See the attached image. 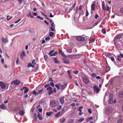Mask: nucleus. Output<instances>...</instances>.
<instances>
[{
  "label": "nucleus",
  "mask_w": 123,
  "mask_h": 123,
  "mask_svg": "<svg viewBox=\"0 0 123 123\" xmlns=\"http://www.w3.org/2000/svg\"><path fill=\"white\" fill-rule=\"evenodd\" d=\"M54 60L55 63H57L59 62L58 61L56 58H55Z\"/></svg>",
  "instance_id": "nucleus-38"
},
{
  "label": "nucleus",
  "mask_w": 123,
  "mask_h": 123,
  "mask_svg": "<svg viewBox=\"0 0 123 123\" xmlns=\"http://www.w3.org/2000/svg\"><path fill=\"white\" fill-rule=\"evenodd\" d=\"M83 108L82 107H79L78 110L80 112L81 111V109Z\"/></svg>",
  "instance_id": "nucleus-49"
},
{
  "label": "nucleus",
  "mask_w": 123,
  "mask_h": 123,
  "mask_svg": "<svg viewBox=\"0 0 123 123\" xmlns=\"http://www.w3.org/2000/svg\"><path fill=\"white\" fill-rule=\"evenodd\" d=\"M62 107V106L60 105L57 107V109L58 110H60L61 109Z\"/></svg>",
  "instance_id": "nucleus-47"
},
{
  "label": "nucleus",
  "mask_w": 123,
  "mask_h": 123,
  "mask_svg": "<svg viewBox=\"0 0 123 123\" xmlns=\"http://www.w3.org/2000/svg\"><path fill=\"white\" fill-rule=\"evenodd\" d=\"M48 92H49L48 94L49 95H51L53 93V91L52 90L50 91H49Z\"/></svg>",
  "instance_id": "nucleus-41"
},
{
  "label": "nucleus",
  "mask_w": 123,
  "mask_h": 123,
  "mask_svg": "<svg viewBox=\"0 0 123 123\" xmlns=\"http://www.w3.org/2000/svg\"><path fill=\"white\" fill-rule=\"evenodd\" d=\"M76 39L79 41H83L85 40V38L81 37H76Z\"/></svg>",
  "instance_id": "nucleus-6"
},
{
  "label": "nucleus",
  "mask_w": 123,
  "mask_h": 123,
  "mask_svg": "<svg viewBox=\"0 0 123 123\" xmlns=\"http://www.w3.org/2000/svg\"><path fill=\"white\" fill-rule=\"evenodd\" d=\"M63 61L64 63L66 64H68L69 63V61L68 59H64L63 60Z\"/></svg>",
  "instance_id": "nucleus-17"
},
{
  "label": "nucleus",
  "mask_w": 123,
  "mask_h": 123,
  "mask_svg": "<svg viewBox=\"0 0 123 123\" xmlns=\"http://www.w3.org/2000/svg\"><path fill=\"white\" fill-rule=\"evenodd\" d=\"M117 56V59L118 60L119 62H120L121 61V58H123V54H120L118 55Z\"/></svg>",
  "instance_id": "nucleus-7"
},
{
  "label": "nucleus",
  "mask_w": 123,
  "mask_h": 123,
  "mask_svg": "<svg viewBox=\"0 0 123 123\" xmlns=\"http://www.w3.org/2000/svg\"><path fill=\"white\" fill-rule=\"evenodd\" d=\"M64 99V97L63 96H62L59 99L60 102V103L62 105L65 102V100Z\"/></svg>",
  "instance_id": "nucleus-10"
},
{
  "label": "nucleus",
  "mask_w": 123,
  "mask_h": 123,
  "mask_svg": "<svg viewBox=\"0 0 123 123\" xmlns=\"http://www.w3.org/2000/svg\"><path fill=\"white\" fill-rule=\"evenodd\" d=\"M7 20L8 21L9 20L12 18V16H10L7 15Z\"/></svg>",
  "instance_id": "nucleus-31"
},
{
  "label": "nucleus",
  "mask_w": 123,
  "mask_h": 123,
  "mask_svg": "<svg viewBox=\"0 0 123 123\" xmlns=\"http://www.w3.org/2000/svg\"><path fill=\"white\" fill-rule=\"evenodd\" d=\"M102 7L103 9L104 10L106 11H108L109 9V8L108 6H106L105 7V4L102 3Z\"/></svg>",
  "instance_id": "nucleus-5"
},
{
  "label": "nucleus",
  "mask_w": 123,
  "mask_h": 123,
  "mask_svg": "<svg viewBox=\"0 0 123 123\" xmlns=\"http://www.w3.org/2000/svg\"><path fill=\"white\" fill-rule=\"evenodd\" d=\"M55 27H50V31H53L55 30Z\"/></svg>",
  "instance_id": "nucleus-33"
},
{
  "label": "nucleus",
  "mask_w": 123,
  "mask_h": 123,
  "mask_svg": "<svg viewBox=\"0 0 123 123\" xmlns=\"http://www.w3.org/2000/svg\"><path fill=\"white\" fill-rule=\"evenodd\" d=\"M60 112H59L58 113H57L55 115V117H58L60 115Z\"/></svg>",
  "instance_id": "nucleus-56"
},
{
  "label": "nucleus",
  "mask_w": 123,
  "mask_h": 123,
  "mask_svg": "<svg viewBox=\"0 0 123 123\" xmlns=\"http://www.w3.org/2000/svg\"><path fill=\"white\" fill-rule=\"evenodd\" d=\"M72 72L74 74H77L79 72L78 70H76L75 71H73Z\"/></svg>",
  "instance_id": "nucleus-50"
},
{
  "label": "nucleus",
  "mask_w": 123,
  "mask_h": 123,
  "mask_svg": "<svg viewBox=\"0 0 123 123\" xmlns=\"http://www.w3.org/2000/svg\"><path fill=\"white\" fill-rule=\"evenodd\" d=\"M21 20V18L19 19L18 20L16 21L15 22V23H17L19 22Z\"/></svg>",
  "instance_id": "nucleus-59"
},
{
  "label": "nucleus",
  "mask_w": 123,
  "mask_h": 123,
  "mask_svg": "<svg viewBox=\"0 0 123 123\" xmlns=\"http://www.w3.org/2000/svg\"><path fill=\"white\" fill-rule=\"evenodd\" d=\"M33 117V118L34 119V120L35 121H36L37 120V115L36 114H34V116Z\"/></svg>",
  "instance_id": "nucleus-28"
},
{
  "label": "nucleus",
  "mask_w": 123,
  "mask_h": 123,
  "mask_svg": "<svg viewBox=\"0 0 123 123\" xmlns=\"http://www.w3.org/2000/svg\"><path fill=\"white\" fill-rule=\"evenodd\" d=\"M88 111L89 112V113H92V111L90 109H88Z\"/></svg>",
  "instance_id": "nucleus-63"
},
{
  "label": "nucleus",
  "mask_w": 123,
  "mask_h": 123,
  "mask_svg": "<svg viewBox=\"0 0 123 123\" xmlns=\"http://www.w3.org/2000/svg\"><path fill=\"white\" fill-rule=\"evenodd\" d=\"M35 60H33L32 61V64H33V65H34L35 64Z\"/></svg>",
  "instance_id": "nucleus-53"
},
{
  "label": "nucleus",
  "mask_w": 123,
  "mask_h": 123,
  "mask_svg": "<svg viewBox=\"0 0 123 123\" xmlns=\"http://www.w3.org/2000/svg\"><path fill=\"white\" fill-rule=\"evenodd\" d=\"M51 27H55V25L54 24V23L53 22H52V23H51Z\"/></svg>",
  "instance_id": "nucleus-44"
},
{
  "label": "nucleus",
  "mask_w": 123,
  "mask_h": 123,
  "mask_svg": "<svg viewBox=\"0 0 123 123\" xmlns=\"http://www.w3.org/2000/svg\"><path fill=\"white\" fill-rule=\"evenodd\" d=\"M37 18L41 19L42 20H43V19L40 16H37Z\"/></svg>",
  "instance_id": "nucleus-54"
},
{
  "label": "nucleus",
  "mask_w": 123,
  "mask_h": 123,
  "mask_svg": "<svg viewBox=\"0 0 123 123\" xmlns=\"http://www.w3.org/2000/svg\"><path fill=\"white\" fill-rule=\"evenodd\" d=\"M121 38V36L120 35H117L115 37L114 39V44L115 46L117 49H120L122 48V44L121 42H120L121 44H119V43H117V42L120 41V39Z\"/></svg>",
  "instance_id": "nucleus-1"
},
{
  "label": "nucleus",
  "mask_w": 123,
  "mask_h": 123,
  "mask_svg": "<svg viewBox=\"0 0 123 123\" xmlns=\"http://www.w3.org/2000/svg\"><path fill=\"white\" fill-rule=\"evenodd\" d=\"M25 55V52L24 51H23L21 55V59H23L24 58Z\"/></svg>",
  "instance_id": "nucleus-15"
},
{
  "label": "nucleus",
  "mask_w": 123,
  "mask_h": 123,
  "mask_svg": "<svg viewBox=\"0 0 123 123\" xmlns=\"http://www.w3.org/2000/svg\"><path fill=\"white\" fill-rule=\"evenodd\" d=\"M93 88L94 90L97 93H98L100 90V89L96 86H93Z\"/></svg>",
  "instance_id": "nucleus-11"
},
{
  "label": "nucleus",
  "mask_w": 123,
  "mask_h": 123,
  "mask_svg": "<svg viewBox=\"0 0 123 123\" xmlns=\"http://www.w3.org/2000/svg\"><path fill=\"white\" fill-rule=\"evenodd\" d=\"M45 39L46 41H48L50 40V38L49 37H47L45 38Z\"/></svg>",
  "instance_id": "nucleus-46"
},
{
  "label": "nucleus",
  "mask_w": 123,
  "mask_h": 123,
  "mask_svg": "<svg viewBox=\"0 0 123 123\" xmlns=\"http://www.w3.org/2000/svg\"><path fill=\"white\" fill-rule=\"evenodd\" d=\"M54 35V33L53 32H51L49 33V35L51 37H53Z\"/></svg>",
  "instance_id": "nucleus-37"
},
{
  "label": "nucleus",
  "mask_w": 123,
  "mask_h": 123,
  "mask_svg": "<svg viewBox=\"0 0 123 123\" xmlns=\"http://www.w3.org/2000/svg\"><path fill=\"white\" fill-rule=\"evenodd\" d=\"M82 80L83 82L85 84H87L89 82V80L88 77L85 75L82 77Z\"/></svg>",
  "instance_id": "nucleus-2"
},
{
  "label": "nucleus",
  "mask_w": 123,
  "mask_h": 123,
  "mask_svg": "<svg viewBox=\"0 0 123 123\" xmlns=\"http://www.w3.org/2000/svg\"><path fill=\"white\" fill-rule=\"evenodd\" d=\"M66 50L69 53H71L72 52V50L70 49H66Z\"/></svg>",
  "instance_id": "nucleus-45"
},
{
  "label": "nucleus",
  "mask_w": 123,
  "mask_h": 123,
  "mask_svg": "<svg viewBox=\"0 0 123 123\" xmlns=\"http://www.w3.org/2000/svg\"><path fill=\"white\" fill-rule=\"evenodd\" d=\"M84 119V118H81L80 119L78 120V122H79L81 123L83 120Z\"/></svg>",
  "instance_id": "nucleus-30"
},
{
  "label": "nucleus",
  "mask_w": 123,
  "mask_h": 123,
  "mask_svg": "<svg viewBox=\"0 0 123 123\" xmlns=\"http://www.w3.org/2000/svg\"><path fill=\"white\" fill-rule=\"evenodd\" d=\"M120 12H121L122 13H123V7L122 8H121L120 9Z\"/></svg>",
  "instance_id": "nucleus-60"
},
{
  "label": "nucleus",
  "mask_w": 123,
  "mask_h": 123,
  "mask_svg": "<svg viewBox=\"0 0 123 123\" xmlns=\"http://www.w3.org/2000/svg\"><path fill=\"white\" fill-rule=\"evenodd\" d=\"M23 89H24L25 90L24 91V93L25 94L27 92L29 91L28 88L24 86L23 87Z\"/></svg>",
  "instance_id": "nucleus-18"
},
{
  "label": "nucleus",
  "mask_w": 123,
  "mask_h": 123,
  "mask_svg": "<svg viewBox=\"0 0 123 123\" xmlns=\"http://www.w3.org/2000/svg\"><path fill=\"white\" fill-rule=\"evenodd\" d=\"M123 120L121 119H120L118 120L117 123H122Z\"/></svg>",
  "instance_id": "nucleus-34"
},
{
  "label": "nucleus",
  "mask_w": 123,
  "mask_h": 123,
  "mask_svg": "<svg viewBox=\"0 0 123 123\" xmlns=\"http://www.w3.org/2000/svg\"><path fill=\"white\" fill-rule=\"evenodd\" d=\"M54 51V50H52L50 51V52L49 53V55H51V54H52V53Z\"/></svg>",
  "instance_id": "nucleus-62"
},
{
  "label": "nucleus",
  "mask_w": 123,
  "mask_h": 123,
  "mask_svg": "<svg viewBox=\"0 0 123 123\" xmlns=\"http://www.w3.org/2000/svg\"><path fill=\"white\" fill-rule=\"evenodd\" d=\"M65 119L64 118H62L60 120V121L61 123H63L65 121Z\"/></svg>",
  "instance_id": "nucleus-29"
},
{
  "label": "nucleus",
  "mask_w": 123,
  "mask_h": 123,
  "mask_svg": "<svg viewBox=\"0 0 123 123\" xmlns=\"http://www.w3.org/2000/svg\"><path fill=\"white\" fill-rule=\"evenodd\" d=\"M92 119V117H90L88 119H87L86 120V121L87 122L89 121V120H91Z\"/></svg>",
  "instance_id": "nucleus-42"
},
{
  "label": "nucleus",
  "mask_w": 123,
  "mask_h": 123,
  "mask_svg": "<svg viewBox=\"0 0 123 123\" xmlns=\"http://www.w3.org/2000/svg\"><path fill=\"white\" fill-rule=\"evenodd\" d=\"M0 108L2 109H4L5 108V107L4 105H0Z\"/></svg>",
  "instance_id": "nucleus-32"
},
{
  "label": "nucleus",
  "mask_w": 123,
  "mask_h": 123,
  "mask_svg": "<svg viewBox=\"0 0 123 123\" xmlns=\"http://www.w3.org/2000/svg\"><path fill=\"white\" fill-rule=\"evenodd\" d=\"M0 86L2 89H5L6 87L5 84L2 81L0 82Z\"/></svg>",
  "instance_id": "nucleus-9"
},
{
  "label": "nucleus",
  "mask_w": 123,
  "mask_h": 123,
  "mask_svg": "<svg viewBox=\"0 0 123 123\" xmlns=\"http://www.w3.org/2000/svg\"><path fill=\"white\" fill-rule=\"evenodd\" d=\"M73 9L71 7V8H70L69 9V10L68 11V12H67V13H69Z\"/></svg>",
  "instance_id": "nucleus-52"
},
{
  "label": "nucleus",
  "mask_w": 123,
  "mask_h": 123,
  "mask_svg": "<svg viewBox=\"0 0 123 123\" xmlns=\"http://www.w3.org/2000/svg\"><path fill=\"white\" fill-rule=\"evenodd\" d=\"M91 75L93 77H94L96 76V75L95 73H92L91 74Z\"/></svg>",
  "instance_id": "nucleus-51"
},
{
  "label": "nucleus",
  "mask_w": 123,
  "mask_h": 123,
  "mask_svg": "<svg viewBox=\"0 0 123 123\" xmlns=\"http://www.w3.org/2000/svg\"><path fill=\"white\" fill-rule=\"evenodd\" d=\"M43 89H42L41 90H39L38 92V94H41L43 92Z\"/></svg>",
  "instance_id": "nucleus-36"
},
{
  "label": "nucleus",
  "mask_w": 123,
  "mask_h": 123,
  "mask_svg": "<svg viewBox=\"0 0 123 123\" xmlns=\"http://www.w3.org/2000/svg\"><path fill=\"white\" fill-rule=\"evenodd\" d=\"M53 113V112L52 111L47 112L46 113V115L47 116H49Z\"/></svg>",
  "instance_id": "nucleus-23"
},
{
  "label": "nucleus",
  "mask_w": 123,
  "mask_h": 123,
  "mask_svg": "<svg viewBox=\"0 0 123 123\" xmlns=\"http://www.w3.org/2000/svg\"><path fill=\"white\" fill-rule=\"evenodd\" d=\"M47 90L49 91H50L52 90V88L51 87L49 86V87L47 88L46 89Z\"/></svg>",
  "instance_id": "nucleus-40"
},
{
  "label": "nucleus",
  "mask_w": 123,
  "mask_h": 123,
  "mask_svg": "<svg viewBox=\"0 0 123 123\" xmlns=\"http://www.w3.org/2000/svg\"><path fill=\"white\" fill-rule=\"evenodd\" d=\"M95 5L94 4L92 3L91 5V11H94L95 8Z\"/></svg>",
  "instance_id": "nucleus-16"
},
{
  "label": "nucleus",
  "mask_w": 123,
  "mask_h": 123,
  "mask_svg": "<svg viewBox=\"0 0 123 123\" xmlns=\"http://www.w3.org/2000/svg\"><path fill=\"white\" fill-rule=\"evenodd\" d=\"M58 105V102L56 100H53L50 102V105L52 107H55Z\"/></svg>",
  "instance_id": "nucleus-3"
},
{
  "label": "nucleus",
  "mask_w": 123,
  "mask_h": 123,
  "mask_svg": "<svg viewBox=\"0 0 123 123\" xmlns=\"http://www.w3.org/2000/svg\"><path fill=\"white\" fill-rule=\"evenodd\" d=\"M106 69L107 72H108L110 70V68L108 65H106Z\"/></svg>",
  "instance_id": "nucleus-25"
},
{
  "label": "nucleus",
  "mask_w": 123,
  "mask_h": 123,
  "mask_svg": "<svg viewBox=\"0 0 123 123\" xmlns=\"http://www.w3.org/2000/svg\"><path fill=\"white\" fill-rule=\"evenodd\" d=\"M30 67L34 68V65L32 64L31 63H30L28 65L27 67L28 68H29Z\"/></svg>",
  "instance_id": "nucleus-22"
},
{
  "label": "nucleus",
  "mask_w": 123,
  "mask_h": 123,
  "mask_svg": "<svg viewBox=\"0 0 123 123\" xmlns=\"http://www.w3.org/2000/svg\"><path fill=\"white\" fill-rule=\"evenodd\" d=\"M55 86L57 88L58 90H59L60 89L59 86L57 84L55 85Z\"/></svg>",
  "instance_id": "nucleus-48"
},
{
  "label": "nucleus",
  "mask_w": 123,
  "mask_h": 123,
  "mask_svg": "<svg viewBox=\"0 0 123 123\" xmlns=\"http://www.w3.org/2000/svg\"><path fill=\"white\" fill-rule=\"evenodd\" d=\"M27 16L31 18H33V17L31 15V12H28L27 14Z\"/></svg>",
  "instance_id": "nucleus-20"
},
{
  "label": "nucleus",
  "mask_w": 123,
  "mask_h": 123,
  "mask_svg": "<svg viewBox=\"0 0 123 123\" xmlns=\"http://www.w3.org/2000/svg\"><path fill=\"white\" fill-rule=\"evenodd\" d=\"M12 83H13L15 85H18L20 83V81L18 80H16L13 81Z\"/></svg>",
  "instance_id": "nucleus-8"
},
{
  "label": "nucleus",
  "mask_w": 123,
  "mask_h": 123,
  "mask_svg": "<svg viewBox=\"0 0 123 123\" xmlns=\"http://www.w3.org/2000/svg\"><path fill=\"white\" fill-rule=\"evenodd\" d=\"M118 97L119 98L123 97V92L120 93L118 95Z\"/></svg>",
  "instance_id": "nucleus-21"
},
{
  "label": "nucleus",
  "mask_w": 123,
  "mask_h": 123,
  "mask_svg": "<svg viewBox=\"0 0 123 123\" xmlns=\"http://www.w3.org/2000/svg\"><path fill=\"white\" fill-rule=\"evenodd\" d=\"M19 115H23L25 113L24 111L23 110H20L19 111Z\"/></svg>",
  "instance_id": "nucleus-24"
},
{
  "label": "nucleus",
  "mask_w": 123,
  "mask_h": 123,
  "mask_svg": "<svg viewBox=\"0 0 123 123\" xmlns=\"http://www.w3.org/2000/svg\"><path fill=\"white\" fill-rule=\"evenodd\" d=\"M99 22L98 21H97L94 24V26H95L96 25H97L98 24V23H99Z\"/></svg>",
  "instance_id": "nucleus-61"
},
{
  "label": "nucleus",
  "mask_w": 123,
  "mask_h": 123,
  "mask_svg": "<svg viewBox=\"0 0 123 123\" xmlns=\"http://www.w3.org/2000/svg\"><path fill=\"white\" fill-rule=\"evenodd\" d=\"M2 43L5 44L8 42V40L7 39L4 38H2Z\"/></svg>",
  "instance_id": "nucleus-14"
},
{
  "label": "nucleus",
  "mask_w": 123,
  "mask_h": 123,
  "mask_svg": "<svg viewBox=\"0 0 123 123\" xmlns=\"http://www.w3.org/2000/svg\"><path fill=\"white\" fill-rule=\"evenodd\" d=\"M50 84V86L52 87H54V84L53 82H51Z\"/></svg>",
  "instance_id": "nucleus-55"
},
{
  "label": "nucleus",
  "mask_w": 123,
  "mask_h": 123,
  "mask_svg": "<svg viewBox=\"0 0 123 123\" xmlns=\"http://www.w3.org/2000/svg\"><path fill=\"white\" fill-rule=\"evenodd\" d=\"M57 54V52H55L52 53L50 55V56H54L56 55Z\"/></svg>",
  "instance_id": "nucleus-26"
},
{
  "label": "nucleus",
  "mask_w": 123,
  "mask_h": 123,
  "mask_svg": "<svg viewBox=\"0 0 123 123\" xmlns=\"http://www.w3.org/2000/svg\"><path fill=\"white\" fill-rule=\"evenodd\" d=\"M44 59L46 60H47L48 58V56L47 55H45L44 56Z\"/></svg>",
  "instance_id": "nucleus-58"
},
{
  "label": "nucleus",
  "mask_w": 123,
  "mask_h": 123,
  "mask_svg": "<svg viewBox=\"0 0 123 123\" xmlns=\"http://www.w3.org/2000/svg\"><path fill=\"white\" fill-rule=\"evenodd\" d=\"M37 12H33V14L35 16H36L37 15Z\"/></svg>",
  "instance_id": "nucleus-64"
},
{
  "label": "nucleus",
  "mask_w": 123,
  "mask_h": 123,
  "mask_svg": "<svg viewBox=\"0 0 123 123\" xmlns=\"http://www.w3.org/2000/svg\"><path fill=\"white\" fill-rule=\"evenodd\" d=\"M101 31L104 34H105L106 32L105 30V29H102V30Z\"/></svg>",
  "instance_id": "nucleus-39"
},
{
  "label": "nucleus",
  "mask_w": 123,
  "mask_h": 123,
  "mask_svg": "<svg viewBox=\"0 0 123 123\" xmlns=\"http://www.w3.org/2000/svg\"><path fill=\"white\" fill-rule=\"evenodd\" d=\"M67 84L65 83L64 85H60V88L62 90H63L65 89L66 87Z\"/></svg>",
  "instance_id": "nucleus-12"
},
{
  "label": "nucleus",
  "mask_w": 123,
  "mask_h": 123,
  "mask_svg": "<svg viewBox=\"0 0 123 123\" xmlns=\"http://www.w3.org/2000/svg\"><path fill=\"white\" fill-rule=\"evenodd\" d=\"M61 55L64 57H66L67 56L64 53L62 50H61Z\"/></svg>",
  "instance_id": "nucleus-27"
},
{
  "label": "nucleus",
  "mask_w": 123,
  "mask_h": 123,
  "mask_svg": "<svg viewBox=\"0 0 123 123\" xmlns=\"http://www.w3.org/2000/svg\"><path fill=\"white\" fill-rule=\"evenodd\" d=\"M106 56L107 57H110L111 56V54L110 53H107L106 54Z\"/></svg>",
  "instance_id": "nucleus-43"
},
{
  "label": "nucleus",
  "mask_w": 123,
  "mask_h": 123,
  "mask_svg": "<svg viewBox=\"0 0 123 123\" xmlns=\"http://www.w3.org/2000/svg\"><path fill=\"white\" fill-rule=\"evenodd\" d=\"M67 72L68 76V78L70 79H72V77L71 75V72L69 70H68Z\"/></svg>",
  "instance_id": "nucleus-13"
},
{
  "label": "nucleus",
  "mask_w": 123,
  "mask_h": 123,
  "mask_svg": "<svg viewBox=\"0 0 123 123\" xmlns=\"http://www.w3.org/2000/svg\"><path fill=\"white\" fill-rule=\"evenodd\" d=\"M32 93L33 94H35V95H38V92H36L35 90H34L33 92Z\"/></svg>",
  "instance_id": "nucleus-35"
},
{
  "label": "nucleus",
  "mask_w": 123,
  "mask_h": 123,
  "mask_svg": "<svg viewBox=\"0 0 123 123\" xmlns=\"http://www.w3.org/2000/svg\"><path fill=\"white\" fill-rule=\"evenodd\" d=\"M113 97V95L112 94H110L109 96V102L110 104H111L113 103V100L112 98Z\"/></svg>",
  "instance_id": "nucleus-4"
},
{
  "label": "nucleus",
  "mask_w": 123,
  "mask_h": 123,
  "mask_svg": "<svg viewBox=\"0 0 123 123\" xmlns=\"http://www.w3.org/2000/svg\"><path fill=\"white\" fill-rule=\"evenodd\" d=\"M111 61L112 62H114V63H115V62L114 61V58H113L111 57Z\"/></svg>",
  "instance_id": "nucleus-57"
},
{
  "label": "nucleus",
  "mask_w": 123,
  "mask_h": 123,
  "mask_svg": "<svg viewBox=\"0 0 123 123\" xmlns=\"http://www.w3.org/2000/svg\"><path fill=\"white\" fill-rule=\"evenodd\" d=\"M37 117L39 120H42V115L40 114L38 112V113Z\"/></svg>",
  "instance_id": "nucleus-19"
}]
</instances>
